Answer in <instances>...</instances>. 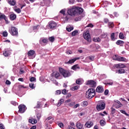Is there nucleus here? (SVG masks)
Returning <instances> with one entry per match:
<instances>
[{"label":"nucleus","mask_w":129,"mask_h":129,"mask_svg":"<svg viewBox=\"0 0 129 129\" xmlns=\"http://www.w3.org/2000/svg\"><path fill=\"white\" fill-rule=\"evenodd\" d=\"M120 111L121 113H123V114H125L126 116H129V114H127V113H126L125 110H121Z\"/></svg>","instance_id":"35"},{"label":"nucleus","mask_w":129,"mask_h":129,"mask_svg":"<svg viewBox=\"0 0 129 129\" xmlns=\"http://www.w3.org/2000/svg\"><path fill=\"white\" fill-rule=\"evenodd\" d=\"M48 40L50 41V42H51V43H53V42L55 41V37H54V36L50 37L48 38Z\"/></svg>","instance_id":"31"},{"label":"nucleus","mask_w":129,"mask_h":129,"mask_svg":"<svg viewBox=\"0 0 129 129\" xmlns=\"http://www.w3.org/2000/svg\"><path fill=\"white\" fill-rule=\"evenodd\" d=\"M116 73H118V74H122L125 73V71L123 69H120L118 70H116Z\"/></svg>","instance_id":"21"},{"label":"nucleus","mask_w":129,"mask_h":129,"mask_svg":"<svg viewBox=\"0 0 129 129\" xmlns=\"http://www.w3.org/2000/svg\"><path fill=\"white\" fill-rule=\"evenodd\" d=\"M64 102V99H61L57 104V106H60Z\"/></svg>","instance_id":"28"},{"label":"nucleus","mask_w":129,"mask_h":129,"mask_svg":"<svg viewBox=\"0 0 129 129\" xmlns=\"http://www.w3.org/2000/svg\"><path fill=\"white\" fill-rule=\"evenodd\" d=\"M78 34V31L75 30L72 33V36H76Z\"/></svg>","instance_id":"37"},{"label":"nucleus","mask_w":129,"mask_h":129,"mask_svg":"<svg viewBox=\"0 0 129 129\" xmlns=\"http://www.w3.org/2000/svg\"><path fill=\"white\" fill-rule=\"evenodd\" d=\"M18 108L19 112H20V113H24V112L26 111V109H27V108H26V106H25V105H20L18 106Z\"/></svg>","instance_id":"10"},{"label":"nucleus","mask_w":129,"mask_h":129,"mask_svg":"<svg viewBox=\"0 0 129 129\" xmlns=\"http://www.w3.org/2000/svg\"><path fill=\"white\" fill-rule=\"evenodd\" d=\"M114 68H118L119 69H122V68H125L126 66L124 64L118 63L114 64L113 66Z\"/></svg>","instance_id":"11"},{"label":"nucleus","mask_w":129,"mask_h":129,"mask_svg":"<svg viewBox=\"0 0 129 129\" xmlns=\"http://www.w3.org/2000/svg\"><path fill=\"white\" fill-rule=\"evenodd\" d=\"M115 60L119 61V62H126L127 61L125 58L121 56H118V57H116Z\"/></svg>","instance_id":"13"},{"label":"nucleus","mask_w":129,"mask_h":129,"mask_svg":"<svg viewBox=\"0 0 129 129\" xmlns=\"http://www.w3.org/2000/svg\"><path fill=\"white\" fill-rule=\"evenodd\" d=\"M95 95V90L94 89H89L86 93V97L89 99L93 98Z\"/></svg>","instance_id":"2"},{"label":"nucleus","mask_w":129,"mask_h":129,"mask_svg":"<svg viewBox=\"0 0 129 129\" xmlns=\"http://www.w3.org/2000/svg\"><path fill=\"white\" fill-rule=\"evenodd\" d=\"M9 32L12 36H18V29L15 27H11V29L9 30Z\"/></svg>","instance_id":"5"},{"label":"nucleus","mask_w":129,"mask_h":129,"mask_svg":"<svg viewBox=\"0 0 129 129\" xmlns=\"http://www.w3.org/2000/svg\"><path fill=\"white\" fill-rule=\"evenodd\" d=\"M108 92H109V91H108V89L105 90V91H104L105 95H108Z\"/></svg>","instance_id":"52"},{"label":"nucleus","mask_w":129,"mask_h":129,"mask_svg":"<svg viewBox=\"0 0 129 129\" xmlns=\"http://www.w3.org/2000/svg\"><path fill=\"white\" fill-rule=\"evenodd\" d=\"M119 39H124V36L123 35V33H122V32H120L119 34Z\"/></svg>","instance_id":"32"},{"label":"nucleus","mask_w":129,"mask_h":129,"mask_svg":"<svg viewBox=\"0 0 129 129\" xmlns=\"http://www.w3.org/2000/svg\"><path fill=\"white\" fill-rule=\"evenodd\" d=\"M75 2V0H70L69 3L71 5H73L74 3Z\"/></svg>","instance_id":"56"},{"label":"nucleus","mask_w":129,"mask_h":129,"mask_svg":"<svg viewBox=\"0 0 129 129\" xmlns=\"http://www.w3.org/2000/svg\"><path fill=\"white\" fill-rule=\"evenodd\" d=\"M3 37H8V32H7V31L3 32Z\"/></svg>","instance_id":"42"},{"label":"nucleus","mask_w":129,"mask_h":129,"mask_svg":"<svg viewBox=\"0 0 129 129\" xmlns=\"http://www.w3.org/2000/svg\"><path fill=\"white\" fill-rule=\"evenodd\" d=\"M108 26L109 28H113V27H114V24H113V22H108Z\"/></svg>","instance_id":"30"},{"label":"nucleus","mask_w":129,"mask_h":129,"mask_svg":"<svg viewBox=\"0 0 129 129\" xmlns=\"http://www.w3.org/2000/svg\"><path fill=\"white\" fill-rule=\"evenodd\" d=\"M79 106H80V105L79 104H77L74 106V108L75 109L77 108V107H79Z\"/></svg>","instance_id":"59"},{"label":"nucleus","mask_w":129,"mask_h":129,"mask_svg":"<svg viewBox=\"0 0 129 129\" xmlns=\"http://www.w3.org/2000/svg\"><path fill=\"white\" fill-rule=\"evenodd\" d=\"M116 45H120V46H123V44H124V42L122 40H117L116 42Z\"/></svg>","instance_id":"26"},{"label":"nucleus","mask_w":129,"mask_h":129,"mask_svg":"<svg viewBox=\"0 0 129 129\" xmlns=\"http://www.w3.org/2000/svg\"><path fill=\"white\" fill-rule=\"evenodd\" d=\"M29 123H32V124H35L37 122V120L35 119H29L28 120Z\"/></svg>","instance_id":"23"},{"label":"nucleus","mask_w":129,"mask_h":129,"mask_svg":"<svg viewBox=\"0 0 129 129\" xmlns=\"http://www.w3.org/2000/svg\"><path fill=\"white\" fill-rule=\"evenodd\" d=\"M59 72L60 74H61V75H62V76H63L64 78L71 76V73H70V72L65 70L62 68H59Z\"/></svg>","instance_id":"3"},{"label":"nucleus","mask_w":129,"mask_h":129,"mask_svg":"<svg viewBox=\"0 0 129 129\" xmlns=\"http://www.w3.org/2000/svg\"><path fill=\"white\" fill-rule=\"evenodd\" d=\"M76 84H78V85H81V84H82V79L81 78L78 79L76 81Z\"/></svg>","instance_id":"22"},{"label":"nucleus","mask_w":129,"mask_h":129,"mask_svg":"<svg viewBox=\"0 0 129 129\" xmlns=\"http://www.w3.org/2000/svg\"><path fill=\"white\" fill-rule=\"evenodd\" d=\"M82 13H83V9L79 7L73 6L72 8H69L68 10V14L69 16H79Z\"/></svg>","instance_id":"1"},{"label":"nucleus","mask_w":129,"mask_h":129,"mask_svg":"<svg viewBox=\"0 0 129 129\" xmlns=\"http://www.w3.org/2000/svg\"><path fill=\"white\" fill-rule=\"evenodd\" d=\"M76 126L77 128L79 129H84V127H83V124H82L80 122H77L76 123Z\"/></svg>","instance_id":"19"},{"label":"nucleus","mask_w":129,"mask_h":129,"mask_svg":"<svg viewBox=\"0 0 129 129\" xmlns=\"http://www.w3.org/2000/svg\"><path fill=\"white\" fill-rule=\"evenodd\" d=\"M11 104H12L13 105H14L15 106H16V105H17V102H16V101H11Z\"/></svg>","instance_id":"57"},{"label":"nucleus","mask_w":129,"mask_h":129,"mask_svg":"<svg viewBox=\"0 0 129 129\" xmlns=\"http://www.w3.org/2000/svg\"><path fill=\"white\" fill-rule=\"evenodd\" d=\"M7 2L12 7H14V6L17 5V1L16 0H7Z\"/></svg>","instance_id":"14"},{"label":"nucleus","mask_w":129,"mask_h":129,"mask_svg":"<svg viewBox=\"0 0 129 129\" xmlns=\"http://www.w3.org/2000/svg\"><path fill=\"white\" fill-rule=\"evenodd\" d=\"M83 37L85 40H87L88 42L91 41V38L90 37V34H89V31H86L83 34Z\"/></svg>","instance_id":"8"},{"label":"nucleus","mask_w":129,"mask_h":129,"mask_svg":"<svg viewBox=\"0 0 129 129\" xmlns=\"http://www.w3.org/2000/svg\"><path fill=\"white\" fill-rule=\"evenodd\" d=\"M96 92H98V93H102L104 91L103 87H102V86H99L97 87L96 89Z\"/></svg>","instance_id":"16"},{"label":"nucleus","mask_w":129,"mask_h":129,"mask_svg":"<svg viewBox=\"0 0 129 129\" xmlns=\"http://www.w3.org/2000/svg\"><path fill=\"white\" fill-rule=\"evenodd\" d=\"M68 128L69 129H76V128H75L74 127H72L71 126H68Z\"/></svg>","instance_id":"64"},{"label":"nucleus","mask_w":129,"mask_h":129,"mask_svg":"<svg viewBox=\"0 0 129 129\" xmlns=\"http://www.w3.org/2000/svg\"><path fill=\"white\" fill-rule=\"evenodd\" d=\"M14 11L15 12H16V13H17V14H20L21 12V9L20 8H18L17 9H15Z\"/></svg>","instance_id":"39"},{"label":"nucleus","mask_w":129,"mask_h":129,"mask_svg":"<svg viewBox=\"0 0 129 129\" xmlns=\"http://www.w3.org/2000/svg\"><path fill=\"white\" fill-rule=\"evenodd\" d=\"M60 13L62 14V15H63V16L65 15V10L64 9H62L60 11Z\"/></svg>","instance_id":"51"},{"label":"nucleus","mask_w":129,"mask_h":129,"mask_svg":"<svg viewBox=\"0 0 129 129\" xmlns=\"http://www.w3.org/2000/svg\"><path fill=\"white\" fill-rule=\"evenodd\" d=\"M75 125V124L74 123V122H70V125H69V126H72L73 127Z\"/></svg>","instance_id":"50"},{"label":"nucleus","mask_w":129,"mask_h":129,"mask_svg":"<svg viewBox=\"0 0 129 129\" xmlns=\"http://www.w3.org/2000/svg\"><path fill=\"white\" fill-rule=\"evenodd\" d=\"M80 59V57H76L75 58H73L72 59H70L69 61L66 62V64H72L75 62V61H77V60H79Z\"/></svg>","instance_id":"17"},{"label":"nucleus","mask_w":129,"mask_h":129,"mask_svg":"<svg viewBox=\"0 0 129 129\" xmlns=\"http://www.w3.org/2000/svg\"><path fill=\"white\" fill-rule=\"evenodd\" d=\"M42 103L40 102H37V105L35 107V108H41L42 107Z\"/></svg>","instance_id":"29"},{"label":"nucleus","mask_w":129,"mask_h":129,"mask_svg":"<svg viewBox=\"0 0 129 129\" xmlns=\"http://www.w3.org/2000/svg\"><path fill=\"white\" fill-rule=\"evenodd\" d=\"M111 109L112 114H114V113H115V109L113 108V107H111Z\"/></svg>","instance_id":"48"},{"label":"nucleus","mask_w":129,"mask_h":129,"mask_svg":"<svg viewBox=\"0 0 129 129\" xmlns=\"http://www.w3.org/2000/svg\"><path fill=\"white\" fill-rule=\"evenodd\" d=\"M80 87V86H79L78 85L75 86L72 88V89H74V90H77Z\"/></svg>","instance_id":"43"},{"label":"nucleus","mask_w":129,"mask_h":129,"mask_svg":"<svg viewBox=\"0 0 129 129\" xmlns=\"http://www.w3.org/2000/svg\"><path fill=\"white\" fill-rule=\"evenodd\" d=\"M100 123L101 126H104V125L106 124V122H105L104 120L102 119L100 121Z\"/></svg>","instance_id":"27"},{"label":"nucleus","mask_w":129,"mask_h":129,"mask_svg":"<svg viewBox=\"0 0 129 129\" xmlns=\"http://www.w3.org/2000/svg\"><path fill=\"white\" fill-rule=\"evenodd\" d=\"M94 58L95 56L94 55H90L85 58V62L86 63H90L92 61H94Z\"/></svg>","instance_id":"9"},{"label":"nucleus","mask_w":129,"mask_h":129,"mask_svg":"<svg viewBox=\"0 0 129 129\" xmlns=\"http://www.w3.org/2000/svg\"><path fill=\"white\" fill-rule=\"evenodd\" d=\"M34 54H35V51L33 50H29L28 53H27V55L28 56H33Z\"/></svg>","instance_id":"25"},{"label":"nucleus","mask_w":129,"mask_h":129,"mask_svg":"<svg viewBox=\"0 0 129 129\" xmlns=\"http://www.w3.org/2000/svg\"><path fill=\"white\" fill-rule=\"evenodd\" d=\"M105 108V103L103 101L99 102L96 106V109L98 111L103 110Z\"/></svg>","instance_id":"4"},{"label":"nucleus","mask_w":129,"mask_h":129,"mask_svg":"<svg viewBox=\"0 0 129 129\" xmlns=\"http://www.w3.org/2000/svg\"><path fill=\"white\" fill-rule=\"evenodd\" d=\"M67 93V90L66 89H63L62 90V94L65 95Z\"/></svg>","instance_id":"49"},{"label":"nucleus","mask_w":129,"mask_h":129,"mask_svg":"<svg viewBox=\"0 0 129 129\" xmlns=\"http://www.w3.org/2000/svg\"><path fill=\"white\" fill-rule=\"evenodd\" d=\"M80 20H81L80 17H76V18L75 19V22H78V21H80Z\"/></svg>","instance_id":"54"},{"label":"nucleus","mask_w":129,"mask_h":129,"mask_svg":"<svg viewBox=\"0 0 129 129\" xmlns=\"http://www.w3.org/2000/svg\"><path fill=\"white\" fill-rule=\"evenodd\" d=\"M34 83H30L29 84V87L31 88V89H34L35 88Z\"/></svg>","instance_id":"34"},{"label":"nucleus","mask_w":129,"mask_h":129,"mask_svg":"<svg viewBox=\"0 0 129 129\" xmlns=\"http://www.w3.org/2000/svg\"><path fill=\"white\" fill-rule=\"evenodd\" d=\"M50 119H52V116H49L45 119V121H49Z\"/></svg>","instance_id":"58"},{"label":"nucleus","mask_w":129,"mask_h":129,"mask_svg":"<svg viewBox=\"0 0 129 129\" xmlns=\"http://www.w3.org/2000/svg\"><path fill=\"white\" fill-rule=\"evenodd\" d=\"M114 34H115L114 33H112L111 34L110 38H111L112 41H114L115 40V38H114Z\"/></svg>","instance_id":"36"},{"label":"nucleus","mask_w":129,"mask_h":129,"mask_svg":"<svg viewBox=\"0 0 129 129\" xmlns=\"http://www.w3.org/2000/svg\"><path fill=\"white\" fill-rule=\"evenodd\" d=\"M87 27L90 28H93V25L92 24L90 23L87 25Z\"/></svg>","instance_id":"61"},{"label":"nucleus","mask_w":129,"mask_h":129,"mask_svg":"<svg viewBox=\"0 0 129 129\" xmlns=\"http://www.w3.org/2000/svg\"><path fill=\"white\" fill-rule=\"evenodd\" d=\"M48 28L50 30H55L57 28V23L54 21H50L48 23Z\"/></svg>","instance_id":"6"},{"label":"nucleus","mask_w":129,"mask_h":129,"mask_svg":"<svg viewBox=\"0 0 129 129\" xmlns=\"http://www.w3.org/2000/svg\"><path fill=\"white\" fill-rule=\"evenodd\" d=\"M73 27H67V31L70 32L71 31H73Z\"/></svg>","instance_id":"40"},{"label":"nucleus","mask_w":129,"mask_h":129,"mask_svg":"<svg viewBox=\"0 0 129 129\" xmlns=\"http://www.w3.org/2000/svg\"><path fill=\"white\" fill-rule=\"evenodd\" d=\"M9 18L11 21H15V20L17 19V15L15 14L14 13H12L10 15Z\"/></svg>","instance_id":"18"},{"label":"nucleus","mask_w":129,"mask_h":129,"mask_svg":"<svg viewBox=\"0 0 129 129\" xmlns=\"http://www.w3.org/2000/svg\"><path fill=\"white\" fill-rule=\"evenodd\" d=\"M115 108H120V107H121V105H118L117 104H116L115 105Z\"/></svg>","instance_id":"53"},{"label":"nucleus","mask_w":129,"mask_h":129,"mask_svg":"<svg viewBox=\"0 0 129 129\" xmlns=\"http://www.w3.org/2000/svg\"><path fill=\"white\" fill-rule=\"evenodd\" d=\"M3 55L5 57H8L9 55H10V53H9V51L5 50V51L3 53Z\"/></svg>","instance_id":"33"},{"label":"nucleus","mask_w":129,"mask_h":129,"mask_svg":"<svg viewBox=\"0 0 129 129\" xmlns=\"http://www.w3.org/2000/svg\"><path fill=\"white\" fill-rule=\"evenodd\" d=\"M104 23H105V24H108V23H109V20H108V19L107 18H104Z\"/></svg>","instance_id":"46"},{"label":"nucleus","mask_w":129,"mask_h":129,"mask_svg":"<svg viewBox=\"0 0 129 129\" xmlns=\"http://www.w3.org/2000/svg\"><path fill=\"white\" fill-rule=\"evenodd\" d=\"M2 20H5V21H7L8 17H7L5 14H3L2 13H0V21H2Z\"/></svg>","instance_id":"20"},{"label":"nucleus","mask_w":129,"mask_h":129,"mask_svg":"<svg viewBox=\"0 0 129 129\" xmlns=\"http://www.w3.org/2000/svg\"><path fill=\"white\" fill-rule=\"evenodd\" d=\"M42 43H48V40L46 39H44L42 40Z\"/></svg>","instance_id":"55"},{"label":"nucleus","mask_w":129,"mask_h":129,"mask_svg":"<svg viewBox=\"0 0 129 129\" xmlns=\"http://www.w3.org/2000/svg\"><path fill=\"white\" fill-rule=\"evenodd\" d=\"M73 70H76L77 69H80V67L78 64H75L72 67Z\"/></svg>","instance_id":"24"},{"label":"nucleus","mask_w":129,"mask_h":129,"mask_svg":"<svg viewBox=\"0 0 129 129\" xmlns=\"http://www.w3.org/2000/svg\"><path fill=\"white\" fill-rule=\"evenodd\" d=\"M58 125L59 126V127H61V128H63V127H64V124H63L62 122L59 123Z\"/></svg>","instance_id":"44"},{"label":"nucleus","mask_w":129,"mask_h":129,"mask_svg":"<svg viewBox=\"0 0 129 129\" xmlns=\"http://www.w3.org/2000/svg\"><path fill=\"white\" fill-rule=\"evenodd\" d=\"M30 81L31 82H33L34 81H36V78L35 77H31L30 79Z\"/></svg>","instance_id":"47"},{"label":"nucleus","mask_w":129,"mask_h":129,"mask_svg":"<svg viewBox=\"0 0 129 129\" xmlns=\"http://www.w3.org/2000/svg\"><path fill=\"white\" fill-rule=\"evenodd\" d=\"M6 84H7V85H10L11 82L9 80H7L6 82Z\"/></svg>","instance_id":"60"},{"label":"nucleus","mask_w":129,"mask_h":129,"mask_svg":"<svg viewBox=\"0 0 129 129\" xmlns=\"http://www.w3.org/2000/svg\"><path fill=\"white\" fill-rule=\"evenodd\" d=\"M52 77H54L56 79H58L60 77V74L58 72H54L51 74Z\"/></svg>","instance_id":"15"},{"label":"nucleus","mask_w":129,"mask_h":129,"mask_svg":"<svg viewBox=\"0 0 129 129\" xmlns=\"http://www.w3.org/2000/svg\"><path fill=\"white\" fill-rule=\"evenodd\" d=\"M67 53L71 54H72V51H71L70 50H67Z\"/></svg>","instance_id":"62"},{"label":"nucleus","mask_w":129,"mask_h":129,"mask_svg":"<svg viewBox=\"0 0 129 129\" xmlns=\"http://www.w3.org/2000/svg\"><path fill=\"white\" fill-rule=\"evenodd\" d=\"M56 94L57 95L61 94V91L60 90L56 91Z\"/></svg>","instance_id":"63"},{"label":"nucleus","mask_w":129,"mask_h":129,"mask_svg":"<svg viewBox=\"0 0 129 129\" xmlns=\"http://www.w3.org/2000/svg\"><path fill=\"white\" fill-rule=\"evenodd\" d=\"M92 126H93V122H92V121H88L85 124V127L87 128H89Z\"/></svg>","instance_id":"12"},{"label":"nucleus","mask_w":129,"mask_h":129,"mask_svg":"<svg viewBox=\"0 0 129 129\" xmlns=\"http://www.w3.org/2000/svg\"><path fill=\"white\" fill-rule=\"evenodd\" d=\"M83 106H87V105H88V102H87V101H84L83 102Z\"/></svg>","instance_id":"41"},{"label":"nucleus","mask_w":129,"mask_h":129,"mask_svg":"<svg viewBox=\"0 0 129 129\" xmlns=\"http://www.w3.org/2000/svg\"><path fill=\"white\" fill-rule=\"evenodd\" d=\"M94 42H100V41H101V39H100V38L99 37H98L97 38H94L93 39Z\"/></svg>","instance_id":"38"},{"label":"nucleus","mask_w":129,"mask_h":129,"mask_svg":"<svg viewBox=\"0 0 129 129\" xmlns=\"http://www.w3.org/2000/svg\"><path fill=\"white\" fill-rule=\"evenodd\" d=\"M86 85H88L90 87H96V82L94 80H88L87 81Z\"/></svg>","instance_id":"7"},{"label":"nucleus","mask_w":129,"mask_h":129,"mask_svg":"<svg viewBox=\"0 0 129 129\" xmlns=\"http://www.w3.org/2000/svg\"><path fill=\"white\" fill-rule=\"evenodd\" d=\"M36 116L37 117V119L39 120V119L41 118V117L42 116V115H41V113H38L36 115Z\"/></svg>","instance_id":"45"}]
</instances>
